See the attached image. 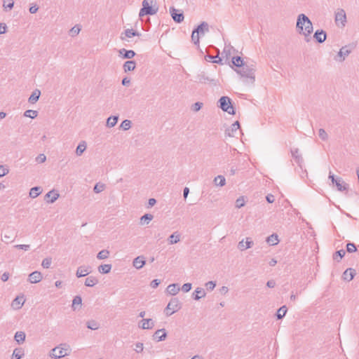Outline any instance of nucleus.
<instances>
[{
  "label": "nucleus",
  "mask_w": 359,
  "mask_h": 359,
  "mask_svg": "<svg viewBox=\"0 0 359 359\" xmlns=\"http://www.w3.org/2000/svg\"><path fill=\"white\" fill-rule=\"evenodd\" d=\"M287 311V309L286 306H283L280 308H279L276 314L277 319H282L285 316Z\"/></svg>",
  "instance_id": "42"
},
{
  "label": "nucleus",
  "mask_w": 359,
  "mask_h": 359,
  "mask_svg": "<svg viewBox=\"0 0 359 359\" xmlns=\"http://www.w3.org/2000/svg\"><path fill=\"white\" fill-rule=\"evenodd\" d=\"M334 21L337 26L341 25V27H345L347 20L346 12L342 8H339L335 13Z\"/></svg>",
  "instance_id": "8"
},
{
  "label": "nucleus",
  "mask_w": 359,
  "mask_h": 359,
  "mask_svg": "<svg viewBox=\"0 0 359 359\" xmlns=\"http://www.w3.org/2000/svg\"><path fill=\"white\" fill-rule=\"evenodd\" d=\"M196 81L201 83H209L212 86H217L218 81L207 75L205 72H199L196 76Z\"/></svg>",
  "instance_id": "7"
},
{
  "label": "nucleus",
  "mask_w": 359,
  "mask_h": 359,
  "mask_svg": "<svg viewBox=\"0 0 359 359\" xmlns=\"http://www.w3.org/2000/svg\"><path fill=\"white\" fill-rule=\"evenodd\" d=\"M170 13L175 22L180 23L184 20V17L182 11L177 10L174 7H170Z\"/></svg>",
  "instance_id": "10"
},
{
  "label": "nucleus",
  "mask_w": 359,
  "mask_h": 359,
  "mask_svg": "<svg viewBox=\"0 0 359 359\" xmlns=\"http://www.w3.org/2000/svg\"><path fill=\"white\" fill-rule=\"evenodd\" d=\"M69 353L70 350L69 348L57 346L51 350L50 355L53 358L59 359L65 355H68Z\"/></svg>",
  "instance_id": "9"
},
{
  "label": "nucleus",
  "mask_w": 359,
  "mask_h": 359,
  "mask_svg": "<svg viewBox=\"0 0 359 359\" xmlns=\"http://www.w3.org/2000/svg\"><path fill=\"white\" fill-rule=\"evenodd\" d=\"M232 64L237 67H242L246 64L244 63L243 60L240 56H235L232 57L231 60Z\"/></svg>",
  "instance_id": "35"
},
{
  "label": "nucleus",
  "mask_w": 359,
  "mask_h": 359,
  "mask_svg": "<svg viewBox=\"0 0 359 359\" xmlns=\"http://www.w3.org/2000/svg\"><path fill=\"white\" fill-rule=\"evenodd\" d=\"M14 247L15 248H18V249L24 250L25 251L29 250V248H30V245H25V244L15 245Z\"/></svg>",
  "instance_id": "62"
},
{
  "label": "nucleus",
  "mask_w": 359,
  "mask_h": 359,
  "mask_svg": "<svg viewBox=\"0 0 359 359\" xmlns=\"http://www.w3.org/2000/svg\"><path fill=\"white\" fill-rule=\"evenodd\" d=\"M209 32V25L206 22H202L193 31L191 34V40L195 45H199L200 36L204 35Z\"/></svg>",
  "instance_id": "4"
},
{
  "label": "nucleus",
  "mask_w": 359,
  "mask_h": 359,
  "mask_svg": "<svg viewBox=\"0 0 359 359\" xmlns=\"http://www.w3.org/2000/svg\"><path fill=\"white\" fill-rule=\"evenodd\" d=\"M346 250L349 253L354 252L357 250L356 246L353 243H348L346 245Z\"/></svg>",
  "instance_id": "55"
},
{
  "label": "nucleus",
  "mask_w": 359,
  "mask_h": 359,
  "mask_svg": "<svg viewBox=\"0 0 359 359\" xmlns=\"http://www.w3.org/2000/svg\"><path fill=\"white\" fill-rule=\"evenodd\" d=\"M181 303L178 298L174 297L170 299L167 306L165 309V312L167 316L172 315L181 309Z\"/></svg>",
  "instance_id": "6"
},
{
  "label": "nucleus",
  "mask_w": 359,
  "mask_h": 359,
  "mask_svg": "<svg viewBox=\"0 0 359 359\" xmlns=\"http://www.w3.org/2000/svg\"><path fill=\"white\" fill-rule=\"evenodd\" d=\"M240 69L236 70V72L239 74L243 78H245L244 81L246 84L252 85L255 81V68L253 65L250 66L247 64L242 67H239Z\"/></svg>",
  "instance_id": "2"
},
{
  "label": "nucleus",
  "mask_w": 359,
  "mask_h": 359,
  "mask_svg": "<svg viewBox=\"0 0 359 359\" xmlns=\"http://www.w3.org/2000/svg\"><path fill=\"white\" fill-rule=\"evenodd\" d=\"M41 193L40 187H34L29 191V197L32 198H36Z\"/></svg>",
  "instance_id": "40"
},
{
  "label": "nucleus",
  "mask_w": 359,
  "mask_h": 359,
  "mask_svg": "<svg viewBox=\"0 0 359 359\" xmlns=\"http://www.w3.org/2000/svg\"><path fill=\"white\" fill-rule=\"evenodd\" d=\"M131 127V121L130 120L126 119L122 121L120 128H122L123 130H128Z\"/></svg>",
  "instance_id": "49"
},
{
  "label": "nucleus",
  "mask_w": 359,
  "mask_h": 359,
  "mask_svg": "<svg viewBox=\"0 0 359 359\" xmlns=\"http://www.w3.org/2000/svg\"><path fill=\"white\" fill-rule=\"evenodd\" d=\"M51 263H52V259L50 257H47V258H45L43 259L41 266L44 269H48V268H50Z\"/></svg>",
  "instance_id": "50"
},
{
  "label": "nucleus",
  "mask_w": 359,
  "mask_h": 359,
  "mask_svg": "<svg viewBox=\"0 0 359 359\" xmlns=\"http://www.w3.org/2000/svg\"><path fill=\"white\" fill-rule=\"evenodd\" d=\"M191 289V283H184L182 287V290L184 292H188Z\"/></svg>",
  "instance_id": "61"
},
{
  "label": "nucleus",
  "mask_w": 359,
  "mask_h": 359,
  "mask_svg": "<svg viewBox=\"0 0 359 359\" xmlns=\"http://www.w3.org/2000/svg\"><path fill=\"white\" fill-rule=\"evenodd\" d=\"M98 283V280L94 276H89L86 278L85 285L87 287H93Z\"/></svg>",
  "instance_id": "36"
},
{
  "label": "nucleus",
  "mask_w": 359,
  "mask_h": 359,
  "mask_svg": "<svg viewBox=\"0 0 359 359\" xmlns=\"http://www.w3.org/2000/svg\"><path fill=\"white\" fill-rule=\"evenodd\" d=\"M253 245V242L250 240L249 238H246V241H241L238 243V248L240 250L243 251L248 248H250Z\"/></svg>",
  "instance_id": "22"
},
{
  "label": "nucleus",
  "mask_w": 359,
  "mask_h": 359,
  "mask_svg": "<svg viewBox=\"0 0 359 359\" xmlns=\"http://www.w3.org/2000/svg\"><path fill=\"white\" fill-rule=\"evenodd\" d=\"M119 55L124 59H132L136 55L135 52L133 50H126L121 48L118 50Z\"/></svg>",
  "instance_id": "20"
},
{
  "label": "nucleus",
  "mask_w": 359,
  "mask_h": 359,
  "mask_svg": "<svg viewBox=\"0 0 359 359\" xmlns=\"http://www.w3.org/2000/svg\"><path fill=\"white\" fill-rule=\"evenodd\" d=\"M8 173V169L4 165H0V177L6 175Z\"/></svg>",
  "instance_id": "59"
},
{
  "label": "nucleus",
  "mask_w": 359,
  "mask_h": 359,
  "mask_svg": "<svg viewBox=\"0 0 359 359\" xmlns=\"http://www.w3.org/2000/svg\"><path fill=\"white\" fill-rule=\"evenodd\" d=\"M351 52V50L347 49L346 46H343L341 48H340L337 54V56L340 57L339 60L340 62H343L345 60V57L348 56Z\"/></svg>",
  "instance_id": "24"
},
{
  "label": "nucleus",
  "mask_w": 359,
  "mask_h": 359,
  "mask_svg": "<svg viewBox=\"0 0 359 359\" xmlns=\"http://www.w3.org/2000/svg\"><path fill=\"white\" fill-rule=\"evenodd\" d=\"M168 241L171 245L177 243L180 241V234L175 231L168 237Z\"/></svg>",
  "instance_id": "32"
},
{
  "label": "nucleus",
  "mask_w": 359,
  "mask_h": 359,
  "mask_svg": "<svg viewBox=\"0 0 359 359\" xmlns=\"http://www.w3.org/2000/svg\"><path fill=\"white\" fill-rule=\"evenodd\" d=\"M355 270L352 268H348L344 271V272L342 274V278L343 280L346 281H351L353 279L354 276H355Z\"/></svg>",
  "instance_id": "18"
},
{
  "label": "nucleus",
  "mask_w": 359,
  "mask_h": 359,
  "mask_svg": "<svg viewBox=\"0 0 359 359\" xmlns=\"http://www.w3.org/2000/svg\"><path fill=\"white\" fill-rule=\"evenodd\" d=\"M81 303H82V299L80 296L74 297V298L73 299V301H72V306L73 310L76 309L75 305H81Z\"/></svg>",
  "instance_id": "52"
},
{
  "label": "nucleus",
  "mask_w": 359,
  "mask_h": 359,
  "mask_svg": "<svg viewBox=\"0 0 359 359\" xmlns=\"http://www.w3.org/2000/svg\"><path fill=\"white\" fill-rule=\"evenodd\" d=\"M266 242L271 245H277L279 242L278 235L276 233H273L271 236H268L266 238Z\"/></svg>",
  "instance_id": "38"
},
{
  "label": "nucleus",
  "mask_w": 359,
  "mask_h": 359,
  "mask_svg": "<svg viewBox=\"0 0 359 359\" xmlns=\"http://www.w3.org/2000/svg\"><path fill=\"white\" fill-rule=\"evenodd\" d=\"M24 303L25 299L23 297H16L12 302V306L15 309H19L23 306Z\"/></svg>",
  "instance_id": "27"
},
{
  "label": "nucleus",
  "mask_w": 359,
  "mask_h": 359,
  "mask_svg": "<svg viewBox=\"0 0 359 359\" xmlns=\"http://www.w3.org/2000/svg\"><path fill=\"white\" fill-rule=\"evenodd\" d=\"M109 255V251L107 250H102L100 251L97 255V258L98 259H107Z\"/></svg>",
  "instance_id": "46"
},
{
  "label": "nucleus",
  "mask_w": 359,
  "mask_h": 359,
  "mask_svg": "<svg viewBox=\"0 0 359 359\" xmlns=\"http://www.w3.org/2000/svg\"><path fill=\"white\" fill-rule=\"evenodd\" d=\"M118 120V116H111L107 120V126L112 128L116 126Z\"/></svg>",
  "instance_id": "39"
},
{
  "label": "nucleus",
  "mask_w": 359,
  "mask_h": 359,
  "mask_svg": "<svg viewBox=\"0 0 359 359\" xmlns=\"http://www.w3.org/2000/svg\"><path fill=\"white\" fill-rule=\"evenodd\" d=\"M142 323V325L140 327L143 330L151 329L154 326V323L151 318L143 319Z\"/></svg>",
  "instance_id": "28"
},
{
  "label": "nucleus",
  "mask_w": 359,
  "mask_h": 359,
  "mask_svg": "<svg viewBox=\"0 0 359 359\" xmlns=\"http://www.w3.org/2000/svg\"><path fill=\"white\" fill-rule=\"evenodd\" d=\"M245 204V196H242L238 198L236 201L235 205L237 208H241L243 207Z\"/></svg>",
  "instance_id": "47"
},
{
  "label": "nucleus",
  "mask_w": 359,
  "mask_h": 359,
  "mask_svg": "<svg viewBox=\"0 0 359 359\" xmlns=\"http://www.w3.org/2000/svg\"><path fill=\"white\" fill-rule=\"evenodd\" d=\"M123 67L125 72L133 71L136 67V62L135 60H128L125 62Z\"/></svg>",
  "instance_id": "26"
},
{
  "label": "nucleus",
  "mask_w": 359,
  "mask_h": 359,
  "mask_svg": "<svg viewBox=\"0 0 359 359\" xmlns=\"http://www.w3.org/2000/svg\"><path fill=\"white\" fill-rule=\"evenodd\" d=\"M24 353L18 349H15L13 353L12 359H21Z\"/></svg>",
  "instance_id": "53"
},
{
  "label": "nucleus",
  "mask_w": 359,
  "mask_h": 359,
  "mask_svg": "<svg viewBox=\"0 0 359 359\" xmlns=\"http://www.w3.org/2000/svg\"><path fill=\"white\" fill-rule=\"evenodd\" d=\"M313 38L316 42L322 43L326 40L327 34L323 29H317L313 34Z\"/></svg>",
  "instance_id": "12"
},
{
  "label": "nucleus",
  "mask_w": 359,
  "mask_h": 359,
  "mask_svg": "<svg viewBox=\"0 0 359 359\" xmlns=\"http://www.w3.org/2000/svg\"><path fill=\"white\" fill-rule=\"evenodd\" d=\"M205 294H206V293H205V290L203 288L197 287L194 290V292L193 293V295H194L193 298L195 300H199L202 297H204L205 296Z\"/></svg>",
  "instance_id": "31"
},
{
  "label": "nucleus",
  "mask_w": 359,
  "mask_h": 359,
  "mask_svg": "<svg viewBox=\"0 0 359 359\" xmlns=\"http://www.w3.org/2000/svg\"><path fill=\"white\" fill-rule=\"evenodd\" d=\"M167 332L164 328L156 330L153 334V339L156 341H162L166 339Z\"/></svg>",
  "instance_id": "15"
},
{
  "label": "nucleus",
  "mask_w": 359,
  "mask_h": 359,
  "mask_svg": "<svg viewBox=\"0 0 359 359\" xmlns=\"http://www.w3.org/2000/svg\"><path fill=\"white\" fill-rule=\"evenodd\" d=\"M86 326L88 329L96 330L99 328V324L94 320H89L86 323Z\"/></svg>",
  "instance_id": "45"
},
{
  "label": "nucleus",
  "mask_w": 359,
  "mask_h": 359,
  "mask_svg": "<svg viewBox=\"0 0 359 359\" xmlns=\"http://www.w3.org/2000/svg\"><path fill=\"white\" fill-rule=\"evenodd\" d=\"M81 31L80 27L78 25H75L70 29V34L72 36H76L79 34V32Z\"/></svg>",
  "instance_id": "58"
},
{
  "label": "nucleus",
  "mask_w": 359,
  "mask_h": 359,
  "mask_svg": "<svg viewBox=\"0 0 359 359\" xmlns=\"http://www.w3.org/2000/svg\"><path fill=\"white\" fill-rule=\"evenodd\" d=\"M158 11L156 6V0H143L142 8L139 13V17L142 18L144 15H153Z\"/></svg>",
  "instance_id": "3"
},
{
  "label": "nucleus",
  "mask_w": 359,
  "mask_h": 359,
  "mask_svg": "<svg viewBox=\"0 0 359 359\" xmlns=\"http://www.w3.org/2000/svg\"><path fill=\"white\" fill-rule=\"evenodd\" d=\"M145 264L146 261L142 255L135 257L133 262V266L137 269H141Z\"/></svg>",
  "instance_id": "21"
},
{
  "label": "nucleus",
  "mask_w": 359,
  "mask_h": 359,
  "mask_svg": "<svg viewBox=\"0 0 359 359\" xmlns=\"http://www.w3.org/2000/svg\"><path fill=\"white\" fill-rule=\"evenodd\" d=\"M42 279V274L40 271H35L29 275L28 280L31 283H39Z\"/></svg>",
  "instance_id": "19"
},
{
  "label": "nucleus",
  "mask_w": 359,
  "mask_h": 359,
  "mask_svg": "<svg viewBox=\"0 0 359 359\" xmlns=\"http://www.w3.org/2000/svg\"><path fill=\"white\" fill-rule=\"evenodd\" d=\"M296 28L299 34H302L305 37L306 42L310 41V35L313 31V24L311 20L304 13H301L297 16Z\"/></svg>",
  "instance_id": "1"
},
{
  "label": "nucleus",
  "mask_w": 359,
  "mask_h": 359,
  "mask_svg": "<svg viewBox=\"0 0 359 359\" xmlns=\"http://www.w3.org/2000/svg\"><path fill=\"white\" fill-rule=\"evenodd\" d=\"M154 218L151 214L146 213L140 217V224H148Z\"/></svg>",
  "instance_id": "34"
},
{
  "label": "nucleus",
  "mask_w": 359,
  "mask_h": 359,
  "mask_svg": "<svg viewBox=\"0 0 359 359\" xmlns=\"http://www.w3.org/2000/svg\"><path fill=\"white\" fill-rule=\"evenodd\" d=\"M141 34L133 29H127L124 31V32L121 33V35L120 36L121 39L122 41L126 40V38H131L133 36H139Z\"/></svg>",
  "instance_id": "16"
},
{
  "label": "nucleus",
  "mask_w": 359,
  "mask_h": 359,
  "mask_svg": "<svg viewBox=\"0 0 359 359\" xmlns=\"http://www.w3.org/2000/svg\"><path fill=\"white\" fill-rule=\"evenodd\" d=\"M86 147H87V144H86V141L80 142L76 149L75 152H76V156H81L83 154V152L86 151Z\"/></svg>",
  "instance_id": "29"
},
{
  "label": "nucleus",
  "mask_w": 359,
  "mask_h": 359,
  "mask_svg": "<svg viewBox=\"0 0 359 359\" xmlns=\"http://www.w3.org/2000/svg\"><path fill=\"white\" fill-rule=\"evenodd\" d=\"M214 182L216 186L223 187L226 184V180L224 176L218 175L215 177Z\"/></svg>",
  "instance_id": "41"
},
{
  "label": "nucleus",
  "mask_w": 359,
  "mask_h": 359,
  "mask_svg": "<svg viewBox=\"0 0 359 359\" xmlns=\"http://www.w3.org/2000/svg\"><path fill=\"white\" fill-rule=\"evenodd\" d=\"M4 7L6 9V8H8V9H12L13 8V6H14V1L13 0H5L4 1V4H3Z\"/></svg>",
  "instance_id": "56"
},
{
  "label": "nucleus",
  "mask_w": 359,
  "mask_h": 359,
  "mask_svg": "<svg viewBox=\"0 0 359 359\" xmlns=\"http://www.w3.org/2000/svg\"><path fill=\"white\" fill-rule=\"evenodd\" d=\"M205 60L212 62L213 63L222 64V60L219 57V55H217L216 56H212L210 55H207L205 56Z\"/></svg>",
  "instance_id": "37"
},
{
  "label": "nucleus",
  "mask_w": 359,
  "mask_h": 359,
  "mask_svg": "<svg viewBox=\"0 0 359 359\" xmlns=\"http://www.w3.org/2000/svg\"><path fill=\"white\" fill-rule=\"evenodd\" d=\"M111 269V264H102L98 266V271L100 273H108L110 272Z\"/></svg>",
  "instance_id": "43"
},
{
  "label": "nucleus",
  "mask_w": 359,
  "mask_h": 359,
  "mask_svg": "<svg viewBox=\"0 0 359 359\" xmlns=\"http://www.w3.org/2000/svg\"><path fill=\"white\" fill-rule=\"evenodd\" d=\"M166 291L170 295H175L180 291L179 285L177 283L170 284L167 287Z\"/></svg>",
  "instance_id": "25"
},
{
  "label": "nucleus",
  "mask_w": 359,
  "mask_h": 359,
  "mask_svg": "<svg viewBox=\"0 0 359 359\" xmlns=\"http://www.w3.org/2000/svg\"><path fill=\"white\" fill-rule=\"evenodd\" d=\"M135 351L137 353H141L143 351V344L140 342L136 343Z\"/></svg>",
  "instance_id": "64"
},
{
  "label": "nucleus",
  "mask_w": 359,
  "mask_h": 359,
  "mask_svg": "<svg viewBox=\"0 0 359 359\" xmlns=\"http://www.w3.org/2000/svg\"><path fill=\"white\" fill-rule=\"evenodd\" d=\"M203 106V103L197 102L192 105V110L194 111H198Z\"/></svg>",
  "instance_id": "60"
},
{
  "label": "nucleus",
  "mask_w": 359,
  "mask_h": 359,
  "mask_svg": "<svg viewBox=\"0 0 359 359\" xmlns=\"http://www.w3.org/2000/svg\"><path fill=\"white\" fill-rule=\"evenodd\" d=\"M240 127V123L238 121H235L229 128L226 129L225 136L236 137Z\"/></svg>",
  "instance_id": "11"
},
{
  "label": "nucleus",
  "mask_w": 359,
  "mask_h": 359,
  "mask_svg": "<svg viewBox=\"0 0 359 359\" xmlns=\"http://www.w3.org/2000/svg\"><path fill=\"white\" fill-rule=\"evenodd\" d=\"M91 272V268L89 266H79L76 272V276L77 278L84 277L88 275Z\"/></svg>",
  "instance_id": "13"
},
{
  "label": "nucleus",
  "mask_w": 359,
  "mask_h": 359,
  "mask_svg": "<svg viewBox=\"0 0 359 359\" xmlns=\"http://www.w3.org/2000/svg\"><path fill=\"white\" fill-rule=\"evenodd\" d=\"M40 95L41 91L39 89H35L29 97L28 102L32 104L36 102L39 100Z\"/></svg>",
  "instance_id": "30"
},
{
  "label": "nucleus",
  "mask_w": 359,
  "mask_h": 359,
  "mask_svg": "<svg viewBox=\"0 0 359 359\" xmlns=\"http://www.w3.org/2000/svg\"><path fill=\"white\" fill-rule=\"evenodd\" d=\"M346 252L344 250H339L333 254V259L339 262L345 255Z\"/></svg>",
  "instance_id": "44"
},
{
  "label": "nucleus",
  "mask_w": 359,
  "mask_h": 359,
  "mask_svg": "<svg viewBox=\"0 0 359 359\" xmlns=\"http://www.w3.org/2000/svg\"><path fill=\"white\" fill-rule=\"evenodd\" d=\"M292 156L294 158L296 163L298 164L299 168L302 169V165L304 163V159L302 156L299 154L298 149H294L291 150Z\"/></svg>",
  "instance_id": "17"
},
{
  "label": "nucleus",
  "mask_w": 359,
  "mask_h": 359,
  "mask_svg": "<svg viewBox=\"0 0 359 359\" xmlns=\"http://www.w3.org/2000/svg\"><path fill=\"white\" fill-rule=\"evenodd\" d=\"M46 156L44 154H39V155L36 157V161L38 163H41L45 162V161H46Z\"/></svg>",
  "instance_id": "63"
},
{
  "label": "nucleus",
  "mask_w": 359,
  "mask_h": 359,
  "mask_svg": "<svg viewBox=\"0 0 359 359\" xmlns=\"http://www.w3.org/2000/svg\"><path fill=\"white\" fill-rule=\"evenodd\" d=\"M218 106L224 111L227 112L231 115L236 114L235 109L231 104V100L227 96H222L218 100Z\"/></svg>",
  "instance_id": "5"
},
{
  "label": "nucleus",
  "mask_w": 359,
  "mask_h": 359,
  "mask_svg": "<svg viewBox=\"0 0 359 359\" xmlns=\"http://www.w3.org/2000/svg\"><path fill=\"white\" fill-rule=\"evenodd\" d=\"M334 184L337 188V190L339 191H346L348 189V184L345 183L341 177H338Z\"/></svg>",
  "instance_id": "23"
},
{
  "label": "nucleus",
  "mask_w": 359,
  "mask_h": 359,
  "mask_svg": "<svg viewBox=\"0 0 359 359\" xmlns=\"http://www.w3.org/2000/svg\"><path fill=\"white\" fill-rule=\"evenodd\" d=\"M37 115H38V111L36 110H32V109L26 110L24 113L25 116L29 117L31 118H36L37 116Z\"/></svg>",
  "instance_id": "48"
},
{
  "label": "nucleus",
  "mask_w": 359,
  "mask_h": 359,
  "mask_svg": "<svg viewBox=\"0 0 359 359\" xmlns=\"http://www.w3.org/2000/svg\"><path fill=\"white\" fill-rule=\"evenodd\" d=\"M104 189V184L97 183L95 185L93 191L95 193L98 194L102 192Z\"/></svg>",
  "instance_id": "54"
},
{
  "label": "nucleus",
  "mask_w": 359,
  "mask_h": 359,
  "mask_svg": "<svg viewBox=\"0 0 359 359\" xmlns=\"http://www.w3.org/2000/svg\"><path fill=\"white\" fill-rule=\"evenodd\" d=\"M318 135L320 138L323 141H326L328 139V135L323 128L319 129Z\"/></svg>",
  "instance_id": "51"
},
{
  "label": "nucleus",
  "mask_w": 359,
  "mask_h": 359,
  "mask_svg": "<svg viewBox=\"0 0 359 359\" xmlns=\"http://www.w3.org/2000/svg\"><path fill=\"white\" fill-rule=\"evenodd\" d=\"M25 333L22 331L15 332L14 339L18 344H22L25 340Z\"/></svg>",
  "instance_id": "33"
},
{
  "label": "nucleus",
  "mask_w": 359,
  "mask_h": 359,
  "mask_svg": "<svg viewBox=\"0 0 359 359\" xmlns=\"http://www.w3.org/2000/svg\"><path fill=\"white\" fill-rule=\"evenodd\" d=\"M215 286H216L215 281L210 280L205 283V287L208 291H212L214 290V288L215 287Z\"/></svg>",
  "instance_id": "57"
},
{
  "label": "nucleus",
  "mask_w": 359,
  "mask_h": 359,
  "mask_svg": "<svg viewBox=\"0 0 359 359\" xmlns=\"http://www.w3.org/2000/svg\"><path fill=\"white\" fill-rule=\"evenodd\" d=\"M60 196L59 193L54 189L48 191L45 195V200L48 203H53Z\"/></svg>",
  "instance_id": "14"
}]
</instances>
